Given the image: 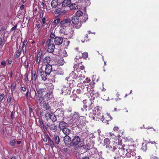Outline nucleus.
Wrapping results in <instances>:
<instances>
[{"mask_svg":"<svg viewBox=\"0 0 159 159\" xmlns=\"http://www.w3.org/2000/svg\"><path fill=\"white\" fill-rule=\"evenodd\" d=\"M27 44V41L26 40H25L23 43L22 47H26V46Z\"/></svg>","mask_w":159,"mask_h":159,"instance_id":"obj_47","label":"nucleus"},{"mask_svg":"<svg viewBox=\"0 0 159 159\" xmlns=\"http://www.w3.org/2000/svg\"><path fill=\"white\" fill-rule=\"evenodd\" d=\"M35 101L40 104H42L44 102V99L43 97H37L35 99Z\"/></svg>","mask_w":159,"mask_h":159,"instance_id":"obj_14","label":"nucleus"},{"mask_svg":"<svg viewBox=\"0 0 159 159\" xmlns=\"http://www.w3.org/2000/svg\"><path fill=\"white\" fill-rule=\"evenodd\" d=\"M88 19V16L87 15H85L84 16V19L83 20L84 22H85Z\"/></svg>","mask_w":159,"mask_h":159,"instance_id":"obj_46","label":"nucleus"},{"mask_svg":"<svg viewBox=\"0 0 159 159\" xmlns=\"http://www.w3.org/2000/svg\"><path fill=\"white\" fill-rule=\"evenodd\" d=\"M54 44H49L48 45L47 51L49 52H52L54 51Z\"/></svg>","mask_w":159,"mask_h":159,"instance_id":"obj_15","label":"nucleus"},{"mask_svg":"<svg viewBox=\"0 0 159 159\" xmlns=\"http://www.w3.org/2000/svg\"><path fill=\"white\" fill-rule=\"evenodd\" d=\"M24 65L25 66V67L27 69L29 67V64L28 61L27 60H26L24 63Z\"/></svg>","mask_w":159,"mask_h":159,"instance_id":"obj_34","label":"nucleus"},{"mask_svg":"<svg viewBox=\"0 0 159 159\" xmlns=\"http://www.w3.org/2000/svg\"><path fill=\"white\" fill-rule=\"evenodd\" d=\"M60 21V19L58 18L55 19L53 21V23L55 25H57Z\"/></svg>","mask_w":159,"mask_h":159,"instance_id":"obj_36","label":"nucleus"},{"mask_svg":"<svg viewBox=\"0 0 159 159\" xmlns=\"http://www.w3.org/2000/svg\"><path fill=\"white\" fill-rule=\"evenodd\" d=\"M50 119L53 122L56 121L57 120L56 116L53 113L52 114V116H50Z\"/></svg>","mask_w":159,"mask_h":159,"instance_id":"obj_28","label":"nucleus"},{"mask_svg":"<svg viewBox=\"0 0 159 159\" xmlns=\"http://www.w3.org/2000/svg\"><path fill=\"white\" fill-rule=\"evenodd\" d=\"M15 140H12L11 141L10 144L12 146H14L15 145Z\"/></svg>","mask_w":159,"mask_h":159,"instance_id":"obj_45","label":"nucleus"},{"mask_svg":"<svg viewBox=\"0 0 159 159\" xmlns=\"http://www.w3.org/2000/svg\"><path fill=\"white\" fill-rule=\"evenodd\" d=\"M21 53V50L20 49H19L17 50V52L16 53V56L17 57H18L20 55Z\"/></svg>","mask_w":159,"mask_h":159,"instance_id":"obj_40","label":"nucleus"},{"mask_svg":"<svg viewBox=\"0 0 159 159\" xmlns=\"http://www.w3.org/2000/svg\"><path fill=\"white\" fill-rule=\"evenodd\" d=\"M61 8H59L57 10L55 11V13L56 14H59L61 15Z\"/></svg>","mask_w":159,"mask_h":159,"instance_id":"obj_37","label":"nucleus"},{"mask_svg":"<svg viewBox=\"0 0 159 159\" xmlns=\"http://www.w3.org/2000/svg\"><path fill=\"white\" fill-rule=\"evenodd\" d=\"M7 101L8 103L10 102L11 101V97H8L7 98Z\"/></svg>","mask_w":159,"mask_h":159,"instance_id":"obj_57","label":"nucleus"},{"mask_svg":"<svg viewBox=\"0 0 159 159\" xmlns=\"http://www.w3.org/2000/svg\"><path fill=\"white\" fill-rule=\"evenodd\" d=\"M53 114V113H52L49 110H47L45 112V116L47 119H50V116H52V114Z\"/></svg>","mask_w":159,"mask_h":159,"instance_id":"obj_22","label":"nucleus"},{"mask_svg":"<svg viewBox=\"0 0 159 159\" xmlns=\"http://www.w3.org/2000/svg\"><path fill=\"white\" fill-rule=\"evenodd\" d=\"M71 10H75L79 8V6L77 4L72 3L69 6Z\"/></svg>","mask_w":159,"mask_h":159,"instance_id":"obj_21","label":"nucleus"},{"mask_svg":"<svg viewBox=\"0 0 159 159\" xmlns=\"http://www.w3.org/2000/svg\"><path fill=\"white\" fill-rule=\"evenodd\" d=\"M80 116V114L78 112H74L72 117L70 120V122L76 125Z\"/></svg>","mask_w":159,"mask_h":159,"instance_id":"obj_6","label":"nucleus"},{"mask_svg":"<svg viewBox=\"0 0 159 159\" xmlns=\"http://www.w3.org/2000/svg\"><path fill=\"white\" fill-rule=\"evenodd\" d=\"M83 14L82 11L80 10H78L76 13V16L77 17L82 16Z\"/></svg>","mask_w":159,"mask_h":159,"instance_id":"obj_29","label":"nucleus"},{"mask_svg":"<svg viewBox=\"0 0 159 159\" xmlns=\"http://www.w3.org/2000/svg\"><path fill=\"white\" fill-rule=\"evenodd\" d=\"M80 68H78L77 69V70L75 72L72 71L71 73H70L69 76L70 77H71L73 79H76L79 78L78 75L79 74V70H80Z\"/></svg>","mask_w":159,"mask_h":159,"instance_id":"obj_8","label":"nucleus"},{"mask_svg":"<svg viewBox=\"0 0 159 159\" xmlns=\"http://www.w3.org/2000/svg\"><path fill=\"white\" fill-rule=\"evenodd\" d=\"M46 43L48 45H49V44H53V43H52V41L51 39H49L46 42Z\"/></svg>","mask_w":159,"mask_h":159,"instance_id":"obj_42","label":"nucleus"},{"mask_svg":"<svg viewBox=\"0 0 159 159\" xmlns=\"http://www.w3.org/2000/svg\"><path fill=\"white\" fill-rule=\"evenodd\" d=\"M39 72L41 74V76L42 79L43 80H45L47 79V74L46 72H44L43 71H39Z\"/></svg>","mask_w":159,"mask_h":159,"instance_id":"obj_19","label":"nucleus"},{"mask_svg":"<svg viewBox=\"0 0 159 159\" xmlns=\"http://www.w3.org/2000/svg\"><path fill=\"white\" fill-rule=\"evenodd\" d=\"M6 62H5V61H2L1 62V65L3 66V67H5L6 66Z\"/></svg>","mask_w":159,"mask_h":159,"instance_id":"obj_48","label":"nucleus"},{"mask_svg":"<svg viewBox=\"0 0 159 159\" xmlns=\"http://www.w3.org/2000/svg\"><path fill=\"white\" fill-rule=\"evenodd\" d=\"M73 145H78L79 147H81L84 145V141L83 139H81L78 136H75L71 141Z\"/></svg>","mask_w":159,"mask_h":159,"instance_id":"obj_3","label":"nucleus"},{"mask_svg":"<svg viewBox=\"0 0 159 159\" xmlns=\"http://www.w3.org/2000/svg\"><path fill=\"white\" fill-rule=\"evenodd\" d=\"M70 3V0H65L62 3V5L64 7L68 6Z\"/></svg>","mask_w":159,"mask_h":159,"instance_id":"obj_27","label":"nucleus"},{"mask_svg":"<svg viewBox=\"0 0 159 159\" xmlns=\"http://www.w3.org/2000/svg\"><path fill=\"white\" fill-rule=\"evenodd\" d=\"M90 81L91 80L89 78H87L85 80L83 81V83L84 84L89 83V84H85V85H87L89 87L92 88L94 86V83L93 82H92L89 83Z\"/></svg>","mask_w":159,"mask_h":159,"instance_id":"obj_10","label":"nucleus"},{"mask_svg":"<svg viewBox=\"0 0 159 159\" xmlns=\"http://www.w3.org/2000/svg\"><path fill=\"white\" fill-rule=\"evenodd\" d=\"M40 56H37V61H36V63H39L40 61Z\"/></svg>","mask_w":159,"mask_h":159,"instance_id":"obj_50","label":"nucleus"},{"mask_svg":"<svg viewBox=\"0 0 159 159\" xmlns=\"http://www.w3.org/2000/svg\"><path fill=\"white\" fill-rule=\"evenodd\" d=\"M11 86L12 87V88L11 89V91H13L15 90V86L13 84H12Z\"/></svg>","mask_w":159,"mask_h":159,"instance_id":"obj_61","label":"nucleus"},{"mask_svg":"<svg viewBox=\"0 0 159 159\" xmlns=\"http://www.w3.org/2000/svg\"><path fill=\"white\" fill-rule=\"evenodd\" d=\"M30 93H29L28 90L26 94V96L27 98H28V97H30Z\"/></svg>","mask_w":159,"mask_h":159,"instance_id":"obj_52","label":"nucleus"},{"mask_svg":"<svg viewBox=\"0 0 159 159\" xmlns=\"http://www.w3.org/2000/svg\"><path fill=\"white\" fill-rule=\"evenodd\" d=\"M5 30V28L4 27H2L0 31V33L2 32Z\"/></svg>","mask_w":159,"mask_h":159,"instance_id":"obj_54","label":"nucleus"},{"mask_svg":"<svg viewBox=\"0 0 159 159\" xmlns=\"http://www.w3.org/2000/svg\"><path fill=\"white\" fill-rule=\"evenodd\" d=\"M58 4V0H53L51 2V6L53 8H56Z\"/></svg>","mask_w":159,"mask_h":159,"instance_id":"obj_23","label":"nucleus"},{"mask_svg":"<svg viewBox=\"0 0 159 159\" xmlns=\"http://www.w3.org/2000/svg\"><path fill=\"white\" fill-rule=\"evenodd\" d=\"M49 127L50 129L53 132H56L57 131V126L54 124L50 125Z\"/></svg>","mask_w":159,"mask_h":159,"instance_id":"obj_20","label":"nucleus"},{"mask_svg":"<svg viewBox=\"0 0 159 159\" xmlns=\"http://www.w3.org/2000/svg\"><path fill=\"white\" fill-rule=\"evenodd\" d=\"M55 36L54 34L53 33H52L50 35V37L51 38H53Z\"/></svg>","mask_w":159,"mask_h":159,"instance_id":"obj_62","label":"nucleus"},{"mask_svg":"<svg viewBox=\"0 0 159 159\" xmlns=\"http://www.w3.org/2000/svg\"><path fill=\"white\" fill-rule=\"evenodd\" d=\"M67 123L64 121H61L59 124V127L60 129L61 130L62 129L66 128V127L67 126Z\"/></svg>","mask_w":159,"mask_h":159,"instance_id":"obj_17","label":"nucleus"},{"mask_svg":"<svg viewBox=\"0 0 159 159\" xmlns=\"http://www.w3.org/2000/svg\"><path fill=\"white\" fill-rule=\"evenodd\" d=\"M100 112L99 107H96L94 108L93 112H90L89 113V117L92 118L94 121H97L100 119L103 121L104 120V118Z\"/></svg>","mask_w":159,"mask_h":159,"instance_id":"obj_1","label":"nucleus"},{"mask_svg":"<svg viewBox=\"0 0 159 159\" xmlns=\"http://www.w3.org/2000/svg\"><path fill=\"white\" fill-rule=\"evenodd\" d=\"M48 143L50 145L51 148H52L54 147L53 142L50 139H49L48 140Z\"/></svg>","mask_w":159,"mask_h":159,"instance_id":"obj_32","label":"nucleus"},{"mask_svg":"<svg viewBox=\"0 0 159 159\" xmlns=\"http://www.w3.org/2000/svg\"><path fill=\"white\" fill-rule=\"evenodd\" d=\"M82 56L84 58H87L88 57V53L87 52H84L82 54Z\"/></svg>","mask_w":159,"mask_h":159,"instance_id":"obj_39","label":"nucleus"},{"mask_svg":"<svg viewBox=\"0 0 159 159\" xmlns=\"http://www.w3.org/2000/svg\"><path fill=\"white\" fill-rule=\"evenodd\" d=\"M110 150L113 152V154L115 155L114 157L115 159H117L119 157H122L123 155H124L125 152V149L121 147V148L120 147H110Z\"/></svg>","mask_w":159,"mask_h":159,"instance_id":"obj_2","label":"nucleus"},{"mask_svg":"<svg viewBox=\"0 0 159 159\" xmlns=\"http://www.w3.org/2000/svg\"><path fill=\"white\" fill-rule=\"evenodd\" d=\"M60 32L61 33H64L65 32V30L63 27H61V28L60 30Z\"/></svg>","mask_w":159,"mask_h":159,"instance_id":"obj_43","label":"nucleus"},{"mask_svg":"<svg viewBox=\"0 0 159 159\" xmlns=\"http://www.w3.org/2000/svg\"><path fill=\"white\" fill-rule=\"evenodd\" d=\"M17 26L16 25H15L13 26L11 29V30L12 31L14 30L16 28Z\"/></svg>","mask_w":159,"mask_h":159,"instance_id":"obj_58","label":"nucleus"},{"mask_svg":"<svg viewBox=\"0 0 159 159\" xmlns=\"http://www.w3.org/2000/svg\"><path fill=\"white\" fill-rule=\"evenodd\" d=\"M119 128L118 127L116 126L114 128L113 130L114 131H117L118 130Z\"/></svg>","mask_w":159,"mask_h":159,"instance_id":"obj_60","label":"nucleus"},{"mask_svg":"<svg viewBox=\"0 0 159 159\" xmlns=\"http://www.w3.org/2000/svg\"><path fill=\"white\" fill-rule=\"evenodd\" d=\"M82 159H89V157H83Z\"/></svg>","mask_w":159,"mask_h":159,"instance_id":"obj_64","label":"nucleus"},{"mask_svg":"<svg viewBox=\"0 0 159 159\" xmlns=\"http://www.w3.org/2000/svg\"><path fill=\"white\" fill-rule=\"evenodd\" d=\"M4 97V95L3 94H2L0 95V101H1Z\"/></svg>","mask_w":159,"mask_h":159,"instance_id":"obj_51","label":"nucleus"},{"mask_svg":"<svg viewBox=\"0 0 159 159\" xmlns=\"http://www.w3.org/2000/svg\"><path fill=\"white\" fill-rule=\"evenodd\" d=\"M43 61L45 65H47V64L50 62V58L48 57H47L43 59Z\"/></svg>","mask_w":159,"mask_h":159,"instance_id":"obj_25","label":"nucleus"},{"mask_svg":"<svg viewBox=\"0 0 159 159\" xmlns=\"http://www.w3.org/2000/svg\"><path fill=\"white\" fill-rule=\"evenodd\" d=\"M64 141L65 144H68L71 141V140L69 136L66 135L64 138Z\"/></svg>","mask_w":159,"mask_h":159,"instance_id":"obj_16","label":"nucleus"},{"mask_svg":"<svg viewBox=\"0 0 159 159\" xmlns=\"http://www.w3.org/2000/svg\"><path fill=\"white\" fill-rule=\"evenodd\" d=\"M131 153L129 152H127L126 153V156L127 157H130L131 156Z\"/></svg>","mask_w":159,"mask_h":159,"instance_id":"obj_49","label":"nucleus"},{"mask_svg":"<svg viewBox=\"0 0 159 159\" xmlns=\"http://www.w3.org/2000/svg\"><path fill=\"white\" fill-rule=\"evenodd\" d=\"M126 151L127 152H129V153H132V152H134V151L131 150L130 149H127L126 150Z\"/></svg>","mask_w":159,"mask_h":159,"instance_id":"obj_53","label":"nucleus"},{"mask_svg":"<svg viewBox=\"0 0 159 159\" xmlns=\"http://www.w3.org/2000/svg\"><path fill=\"white\" fill-rule=\"evenodd\" d=\"M98 152V151L96 148H92L90 149L89 151V154L91 157H93L94 156H95V155L97 154Z\"/></svg>","mask_w":159,"mask_h":159,"instance_id":"obj_12","label":"nucleus"},{"mask_svg":"<svg viewBox=\"0 0 159 159\" xmlns=\"http://www.w3.org/2000/svg\"><path fill=\"white\" fill-rule=\"evenodd\" d=\"M61 55L64 57H66L67 56V54L66 52L65 51L63 52Z\"/></svg>","mask_w":159,"mask_h":159,"instance_id":"obj_41","label":"nucleus"},{"mask_svg":"<svg viewBox=\"0 0 159 159\" xmlns=\"http://www.w3.org/2000/svg\"><path fill=\"white\" fill-rule=\"evenodd\" d=\"M66 11L65 10H62L61 9V14H63L66 12Z\"/></svg>","mask_w":159,"mask_h":159,"instance_id":"obj_63","label":"nucleus"},{"mask_svg":"<svg viewBox=\"0 0 159 159\" xmlns=\"http://www.w3.org/2000/svg\"><path fill=\"white\" fill-rule=\"evenodd\" d=\"M70 23V20L69 18L65 19L61 21L60 24L61 27H66Z\"/></svg>","mask_w":159,"mask_h":159,"instance_id":"obj_7","label":"nucleus"},{"mask_svg":"<svg viewBox=\"0 0 159 159\" xmlns=\"http://www.w3.org/2000/svg\"><path fill=\"white\" fill-rule=\"evenodd\" d=\"M104 146H106V148H108L110 150V147H112L109 145L110 143V141L109 139L108 138H106L104 140Z\"/></svg>","mask_w":159,"mask_h":159,"instance_id":"obj_11","label":"nucleus"},{"mask_svg":"<svg viewBox=\"0 0 159 159\" xmlns=\"http://www.w3.org/2000/svg\"><path fill=\"white\" fill-rule=\"evenodd\" d=\"M37 77V75L36 74L35 72H33L32 73V79L34 80H35Z\"/></svg>","mask_w":159,"mask_h":159,"instance_id":"obj_30","label":"nucleus"},{"mask_svg":"<svg viewBox=\"0 0 159 159\" xmlns=\"http://www.w3.org/2000/svg\"><path fill=\"white\" fill-rule=\"evenodd\" d=\"M79 74L78 75L79 78V80H82L83 78H85V76L84 75H83L82 74H80V70H79Z\"/></svg>","mask_w":159,"mask_h":159,"instance_id":"obj_33","label":"nucleus"},{"mask_svg":"<svg viewBox=\"0 0 159 159\" xmlns=\"http://www.w3.org/2000/svg\"><path fill=\"white\" fill-rule=\"evenodd\" d=\"M21 90L25 92L26 91V87H22Z\"/></svg>","mask_w":159,"mask_h":159,"instance_id":"obj_59","label":"nucleus"},{"mask_svg":"<svg viewBox=\"0 0 159 159\" xmlns=\"http://www.w3.org/2000/svg\"><path fill=\"white\" fill-rule=\"evenodd\" d=\"M107 120H111L112 119V117L110 115L108 114H107V117H106Z\"/></svg>","mask_w":159,"mask_h":159,"instance_id":"obj_38","label":"nucleus"},{"mask_svg":"<svg viewBox=\"0 0 159 159\" xmlns=\"http://www.w3.org/2000/svg\"><path fill=\"white\" fill-rule=\"evenodd\" d=\"M43 107L46 110H49L50 107L48 103H45L43 105Z\"/></svg>","mask_w":159,"mask_h":159,"instance_id":"obj_31","label":"nucleus"},{"mask_svg":"<svg viewBox=\"0 0 159 159\" xmlns=\"http://www.w3.org/2000/svg\"><path fill=\"white\" fill-rule=\"evenodd\" d=\"M63 41V39L61 37H56L54 39V43L56 45H59L61 44Z\"/></svg>","mask_w":159,"mask_h":159,"instance_id":"obj_9","label":"nucleus"},{"mask_svg":"<svg viewBox=\"0 0 159 159\" xmlns=\"http://www.w3.org/2000/svg\"><path fill=\"white\" fill-rule=\"evenodd\" d=\"M40 126L41 127H43L44 125H43V122L42 121H40Z\"/></svg>","mask_w":159,"mask_h":159,"instance_id":"obj_55","label":"nucleus"},{"mask_svg":"<svg viewBox=\"0 0 159 159\" xmlns=\"http://www.w3.org/2000/svg\"><path fill=\"white\" fill-rule=\"evenodd\" d=\"M62 131L65 136L68 135L71 133V130L68 128H66L62 129Z\"/></svg>","mask_w":159,"mask_h":159,"instance_id":"obj_18","label":"nucleus"},{"mask_svg":"<svg viewBox=\"0 0 159 159\" xmlns=\"http://www.w3.org/2000/svg\"><path fill=\"white\" fill-rule=\"evenodd\" d=\"M88 102H90V105H89L88 107V110H89L90 109H92L93 107V103L90 101H88Z\"/></svg>","mask_w":159,"mask_h":159,"instance_id":"obj_35","label":"nucleus"},{"mask_svg":"<svg viewBox=\"0 0 159 159\" xmlns=\"http://www.w3.org/2000/svg\"><path fill=\"white\" fill-rule=\"evenodd\" d=\"M54 141L55 143L56 144H58L60 143V138L57 135H54Z\"/></svg>","mask_w":159,"mask_h":159,"instance_id":"obj_26","label":"nucleus"},{"mask_svg":"<svg viewBox=\"0 0 159 159\" xmlns=\"http://www.w3.org/2000/svg\"><path fill=\"white\" fill-rule=\"evenodd\" d=\"M22 51L24 53L26 52V47H22Z\"/></svg>","mask_w":159,"mask_h":159,"instance_id":"obj_56","label":"nucleus"},{"mask_svg":"<svg viewBox=\"0 0 159 159\" xmlns=\"http://www.w3.org/2000/svg\"><path fill=\"white\" fill-rule=\"evenodd\" d=\"M73 24L75 25V28L77 29H79L82 26V21L79 20V18L76 16H75L71 19Z\"/></svg>","mask_w":159,"mask_h":159,"instance_id":"obj_4","label":"nucleus"},{"mask_svg":"<svg viewBox=\"0 0 159 159\" xmlns=\"http://www.w3.org/2000/svg\"><path fill=\"white\" fill-rule=\"evenodd\" d=\"M38 93V96L42 97V96L43 93L44 92V89H40L38 90L37 91Z\"/></svg>","mask_w":159,"mask_h":159,"instance_id":"obj_24","label":"nucleus"},{"mask_svg":"<svg viewBox=\"0 0 159 159\" xmlns=\"http://www.w3.org/2000/svg\"><path fill=\"white\" fill-rule=\"evenodd\" d=\"M4 44V43L2 41V39L0 38V48L1 47H2Z\"/></svg>","mask_w":159,"mask_h":159,"instance_id":"obj_44","label":"nucleus"},{"mask_svg":"<svg viewBox=\"0 0 159 159\" xmlns=\"http://www.w3.org/2000/svg\"><path fill=\"white\" fill-rule=\"evenodd\" d=\"M52 67L51 65L48 64L46 65L45 68V72L47 75H49L52 71Z\"/></svg>","mask_w":159,"mask_h":159,"instance_id":"obj_13","label":"nucleus"},{"mask_svg":"<svg viewBox=\"0 0 159 159\" xmlns=\"http://www.w3.org/2000/svg\"><path fill=\"white\" fill-rule=\"evenodd\" d=\"M86 117L84 116H80L76 125L78 127L80 128L85 125L86 124Z\"/></svg>","mask_w":159,"mask_h":159,"instance_id":"obj_5","label":"nucleus"}]
</instances>
